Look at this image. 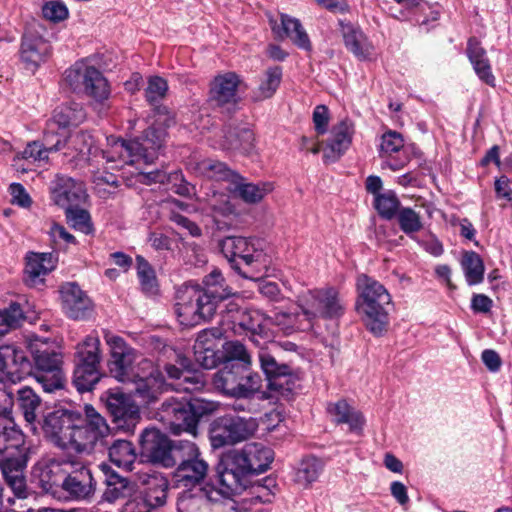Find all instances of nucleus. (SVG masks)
Listing matches in <instances>:
<instances>
[{
	"instance_id": "f257e3e1",
	"label": "nucleus",
	"mask_w": 512,
	"mask_h": 512,
	"mask_svg": "<svg viewBox=\"0 0 512 512\" xmlns=\"http://www.w3.org/2000/svg\"><path fill=\"white\" fill-rule=\"evenodd\" d=\"M166 130L149 127L142 136L126 141L114 136L107 137V148L101 151L102 157L111 164L112 169H122L125 166H136L137 178L143 184L173 183L172 190L181 195L189 196L193 187L187 183L180 171L167 174L156 170L142 171V166L152 164L158 157L164 145Z\"/></svg>"
},
{
	"instance_id": "f03ea898",
	"label": "nucleus",
	"mask_w": 512,
	"mask_h": 512,
	"mask_svg": "<svg viewBox=\"0 0 512 512\" xmlns=\"http://www.w3.org/2000/svg\"><path fill=\"white\" fill-rule=\"evenodd\" d=\"M44 428L60 448L86 455L104 447L111 433L106 419L90 404L84 406L83 413L66 410L49 415Z\"/></svg>"
},
{
	"instance_id": "7ed1b4c3",
	"label": "nucleus",
	"mask_w": 512,
	"mask_h": 512,
	"mask_svg": "<svg viewBox=\"0 0 512 512\" xmlns=\"http://www.w3.org/2000/svg\"><path fill=\"white\" fill-rule=\"evenodd\" d=\"M357 291L358 313L374 335H382L389 324L388 306L392 302L391 295L380 282L365 274L357 278Z\"/></svg>"
},
{
	"instance_id": "20e7f679",
	"label": "nucleus",
	"mask_w": 512,
	"mask_h": 512,
	"mask_svg": "<svg viewBox=\"0 0 512 512\" xmlns=\"http://www.w3.org/2000/svg\"><path fill=\"white\" fill-rule=\"evenodd\" d=\"M254 238L230 236L220 242V249L231 267L245 278L267 272L269 257Z\"/></svg>"
},
{
	"instance_id": "39448f33",
	"label": "nucleus",
	"mask_w": 512,
	"mask_h": 512,
	"mask_svg": "<svg viewBox=\"0 0 512 512\" xmlns=\"http://www.w3.org/2000/svg\"><path fill=\"white\" fill-rule=\"evenodd\" d=\"M28 349L34 362L30 375H33L44 392L53 393L63 389L65 376L62 354L38 337L29 340Z\"/></svg>"
},
{
	"instance_id": "423d86ee",
	"label": "nucleus",
	"mask_w": 512,
	"mask_h": 512,
	"mask_svg": "<svg viewBox=\"0 0 512 512\" xmlns=\"http://www.w3.org/2000/svg\"><path fill=\"white\" fill-rule=\"evenodd\" d=\"M274 459V453L261 443H248L241 449H235L226 453L221 465L233 472L237 478L247 487L248 476L265 472Z\"/></svg>"
},
{
	"instance_id": "0eeeda50",
	"label": "nucleus",
	"mask_w": 512,
	"mask_h": 512,
	"mask_svg": "<svg viewBox=\"0 0 512 512\" xmlns=\"http://www.w3.org/2000/svg\"><path fill=\"white\" fill-rule=\"evenodd\" d=\"M104 338L110 349L109 370L118 381L126 382L135 378L139 370L152 368V361L130 347L120 336L106 332Z\"/></svg>"
},
{
	"instance_id": "6e6552de",
	"label": "nucleus",
	"mask_w": 512,
	"mask_h": 512,
	"mask_svg": "<svg viewBox=\"0 0 512 512\" xmlns=\"http://www.w3.org/2000/svg\"><path fill=\"white\" fill-rule=\"evenodd\" d=\"M198 285H185L177 292L175 312L182 326L192 327L210 319L217 306Z\"/></svg>"
},
{
	"instance_id": "1a4fd4ad",
	"label": "nucleus",
	"mask_w": 512,
	"mask_h": 512,
	"mask_svg": "<svg viewBox=\"0 0 512 512\" xmlns=\"http://www.w3.org/2000/svg\"><path fill=\"white\" fill-rule=\"evenodd\" d=\"M297 305L307 317L312 328L319 319L338 318L344 313V303L337 289L325 287L303 292Z\"/></svg>"
},
{
	"instance_id": "9d476101",
	"label": "nucleus",
	"mask_w": 512,
	"mask_h": 512,
	"mask_svg": "<svg viewBox=\"0 0 512 512\" xmlns=\"http://www.w3.org/2000/svg\"><path fill=\"white\" fill-rule=\"evenodd\" d=\"M179 464L173 472V482L177 488H193L207 476L209 464L203 458L198 446L190 441H179L177 449Z\"/></svg>"
},
{
	"instance_id": "9b49d317",
	"label": "nucleus",
	"mask_w": 512,
	"mask_h": 512,
	"mask_svg": "<svg viewBox=\"0 0 512 512\" xmlns=\"http://www.w3.org/2000/svg\"><path fill=\"white\" fill-rule=\"evenodd\" d=\"M64 82L73 91L85 93L96 103H103L110 95L108 82L101 72L82 62L65 71Z\"/></svg>"
},
{
	"instance_id": "f8f14e48",
	"label": "nucleus",
	"mask_w": 512,
	"mask_h": 512,
	"mask_svg": "<svg viewBox=\"0 0 512 512\" xmlns=\"http://www.w3.org/2000/svg\"><path fill=\"white\" fill-rule=\"evenodd\" d=\"M258 428L255 418L224 416L213 424L210 441L213 448L234 445L253 436Z\"/></svg>"
},
{
	"instance_id": "ddd939ff",
	"label": "nucleus",
	"mask_w": 512,
	"mask_h": 512,
	"mask_svg": "<svg viewBox=\"0 0 512 512\" xmlns=\"http://www.w3.org/2000/svg\"><path fill=\"white\" fill-rule=\"evenodd\" d=\"M142 454L149 461L163 467L175 465L179 448V442L173 444L171 440L158 429L146 428L140 436Z\"/></svg>"
},
{
	"instance_id": "4468645a",
	"label": "nucleus",
	"mask_w": 512,
	"mask_h": 512,
	"mask_svg": "<svg viewBox=\"0 0 512 512\" xmlns=\"http://www.w3.org/2000/svg\"><path fill=\"white\" fill-rule=\"evenodd\" d=\"M258 356L268 380V389L279 396H288L298 380L292 369L286 364H279L268 347L261 345Z\"/></svg>"
},
{
	"instance_id": "2eb2a0df",
	"label": "nucleus",
	"mask_w": 512,
	"mask_h": 512,
	"mask_svg": "<svg viewBox=\"0 0 512 512\" xmlns=\"http://www.w3.org/2000/svg\"><path fill=\"white\" fill-rule=\"evenodd\" d=\"M1 381L17 383L32 372V365L25 351L15 345L6 344L0 347Z\"/></svg>"
},
{
	"instance_id": "dca6fc26",
	"label": "nucleus",
	"mask_w": 512,
	"mask_h": 512,
	"mask_svg": "<svg viewBox=\"0 0 512 512\" xmlns=\"http://www.w3.org/2000/svg\"><path fill=\"white\" fill-rule=\"evenodd\" d=\"M23 443L24 441L17 448H9L6 451L0 452L2 456L0 467L3 476L18 501H22L28 497V491L23 476V469L27 464L28 458L26 455L15 454Z\"/></svg>"
},
{
	"instance_id": "f3484780",
	"label": "nucleus",
	"mask_w": 512,
	"mask_h": 512,
	"mask_svg": "<svg viewBox=\"0 0 512 512\" xmlns=\"http://www.w3.org/2000/svg\"><path fill=\"white\" fill-rule=\"evenodd\" d=\"M378 156L381 159L382 168H389L393 171L403 169L410 161L403 136L392 130L385 132L380 137Z\"/></svg>"
},
{
	"instance_id": "a211bd4d",
	"label": "nucleus",
	"mask_w": 512,
	"mask_h": 512,
	"mask_svg": "<svg viewBox=\"0 0 512 512\" xmlns=\"http://www.w3.org/2000/svg\"><path fill=\"white\" fill-rule=\"evenodd\" d=\"M246 488L240 482L237 476L230 472L229 469L221 465L219 470V486L207 484L200 490L205 505H213L214 507L235 495L241 494Z\"/></svg>"
},
{
	"instance_id": "6ab92c4d",
	"label": "nucleus",
	"mask_w": 512,
	"mask_h": 512,
	"mask_svg": "<svg viewBox=\"0 0 512 512\" xmlns=\"http://www.w3.org/2000/svg\"><path fill=\"white\" fill-rule=\"evenodd\" d=\"M107 408L118 428L124 431L132 432L140 421L138 405L121 392H114L108 396Z\"/></svg>"
},
{
	"instance_id": "aec40b11",
	"label": "nucleus",
	"mask_w": 512,
	"mask_h": 512,
	"mask_svg": "<svg viewBox=\"0 0 512 512\" xmlns=\"http://www.w3.org/2000/svg\"><path fill=\"white\" fill-rule=\"evenodd\" d=\"M51 199L57 206L68 209L78 206L87 198L84 184L71 177L57 176L52 182Z\"/></svg>"
},
{
	"instance_id": "412c9836",
	"label": "nucleus",
	"mask_w": 512,
	"mask_h": 512,
	"mask_svg": "<svg viewBox=\"0 0 512 512\" xmlns=\"http://www.w3.org/2000/svg\"><path fill=\"white\" fill-rule=\"evenodd\" d=\"M353 135L354 126L351 121L345 119L335 124L323 146L324 162H335L340 159L349 149Z\"/></svg>"
},
{
	"instance_id": "4be33fe9",
	"label": "nucleus",
	"mask_w": 512,
	"mask_h": 512,
	"mask_svg": "<svg viewBox=\"0 0 512 512\" xmlns=\"http://www.w3.org/2000/svg\"><path fill=\"white\" fill-rule=\"evenodd\" d=\"M127 382L134 384L135 396L147 405L156 401L166 387L165 379L153 365L151 369L139 370L135 378Z\"/></svg>"
},
{
	"instance_id": "5701e85b",
	"label": "nucleus",
	"mask_w": 512,
	"mask_h": 512,
	"mask_svg": "<svg viewBox=\"0 0 512 512\" xmlns=\"http://www.w3.org/2000/svg\"><path fill=\"white\" fill-rule=\"evenodd\" d=\"M176 362L180 366L174 364H167L165 371L168 379L175 380L176 383H171V387L176 391H183L191 393L202 389L204 381L198 374H191L190 360L181 354L176 355Z\"/></svg>"
},
{
	"instance_id": "b1692460",
	"label": "nucleus",
	"mask_w": 512,
	"mask_h": 512,
	"mask_svg": "<svg viewBox=\"0 0 512 512\" xmlns=\"http://www.w3.org/2000/svg\"><path fill=\"white\" fill-rule=\"evenodd\" d=\"M188 412L187 399L178 400L171 398L166 400L159 412L160 419L170 427L173 433L182 431L193 433V419Z\"/></svg>"
},
{
	"instance_id": "393cba45",
	"label": "nucleus",
	"mask_w": 512,
	"mask_h": 512,
	"mask_svg": "<svg viewBox=\"0 0 512 512\" xmlns=\"http://www.w3.org/2000/svg\"><path fill=\"white\" fill-rule=\"evenodd\" d=\"M61 304L64 313L72 319L88 317L93 309L90 298L75 283H66L60 289Z\"/></svg>"
},
{
	"instance_id": "a878e982",
	"label": "nucleus",
	"mask_w": 512,
	"mask_h": 512,
	"mask_svg": "<svg viewBox=\"0 0 512 512\" xmlns=\"http://www.w3.org/2000/svg\"><path fill=\"white\" fill-rule=\"evenodd\" d=\"M64 466L66 464L55 459L41 460L33 468V480L44 492L55 493L68 473Z\"/></svg>"
},
{
	"instance_id": "bb28decb",
	"label": "nucleus",
	"mask_w": 512,
	"mask_h": 512,
	"mask_svg": "<svg viewBox=\"0 0 512 512\" xmlns=\"http://www.w3.org/2000/svg\"><path fill=\"white\" fill-rule=\"evenodd\" d=\"M239 83V78L234 73L216 76L210 84L209 102L219 107L235 104L238 100Z\"/></svg>"
},
{
	"instance_id": "cd10ccee",
	"label": "nucleus",
	"mask_w": 512,
	"mask_h": 512,
	"mask_svg": "<svg viewBox=\"0 0 512 512\" xmlns=\"http://www.w3.org/2000/svg\"><path fill=\"white\" fill-rule=\"evenodd\" d=\"M50 52L51 46L43 37L34 33L24 35L20 55L27 69L34 71L48 59Z\"/></svg>"
},
{
	"instance_id": "c85d7f7f",
	"label": "nucleus",
	"mask_w": 512,
	"mask_h": 512,
	"mask_svg": "<svg viewBox=\"0 0 512 512\" xmlns=\"http://www.w3.org/2000/svg\"><path fill=\"white\" fill-rule=\"evenodd\" d=\"M61 149H65L64 155L77 163L88 162L91 156L98 153L93 136L83 131L74 132L61 141Z\"/></svg>"
},
{
	"instance_id": "c756f323",
	"label": "nucleus",
	"mask_w": 512,
	"mask_h": 512,
	"mask_svg": "<svg viewBox=\"0 0 512 512\" xmlns=\"http://www.w3.org/2000/svg\"><path fill=\"white\" fill-rule=\"evenodd\" d=\"M227 189L247 204H257L271 193L274 186L271 182L252 183L235 173Z\"/></svg>"
},
{
	"instance_id": "7c9ffc66",
	"label": "nucleus",
	"mask_w": 512,
	"mask_h": 512,
	"mask_svg": "<svg viewBox=\"0 0 512 512\" xmlns=\"http://www.w3.org/2000/svg\"><path fill=\"white\" fill-rule=\"evenodd\" d=\"M85 119V112L81 105L77 103L63 104L58 106L48 122L47 130L44 134V141L50 142V137L56 133V128L65 129L70 126H76Z\"/></svg>"
},
{
	"instance_id": "2f4dec72",
	"label": "nucleus",
	"mask_w": 512,
	"mask_h": 512,
	"mask_svg": "<svg viewBox=\"0 0 512 512\" xmlns=\"http://www.w3.org/2000/svg\"><path fill=\"white\" fill-rule=\"evenodd\" d=\"M237 362H225L223 367L213 377L214 387L225 395L237 397L241 382V374L246 372Z\"/></svg>"
},
{
	"instance_id": "473e14b6",
	"label": "nucleus",
	"mask_w": 512,
	"mask_h": 512,
	"mask_svg": "<svg viewBox=\"0 0 512 512\" xmlns=\"http://www.w3.org/2000/svg\"><path fill=\"white\" fill-rule=\"evenodd\" d=\"M271 27L278 38H290L298 47L310 49V41L298 19L281 14L278 20H271Z\"/></svg>"
},
{
	"instance_id": "72a5a7b5",
	"label": "nucleus",
	"mask_w": 512,
	"mask_h": 512,
	"mask_svg": "<svg viewBox=\"0 0 512 512\" xmlns=\"http://www.w3.org/2000/svg\"><path fill=\"white\" fill-rule=\"evenodd\" d=\"M61 150V141L58 140L55 144H52V139L50 138V142L47 144H41L40 142L33 141L28 143L25 149L17 153L13 158V167L20 172L28 171V167L22 163V161H26L28 163H35L37 161H44L48 159L49 152H56Z\"/></svg>"
},
{
	"instance_id": "f704fd0d",
	"label": "nucleus",
	"mask_w": 512,
	"mask_h": 512,
	"mask_svg": "<svg viewBox=\"0 0 512 512\" xmlns=\"http://www.w3.org/2000/svg\"><path fill=\"white\" fill-rule=\"evenodd\" d=\"M240 325L251 333V340L258 346L262 344L257 337L264 339L272 337V318L266 316L260 310L251 309L243 312Z\"/></svg>"
},
{
	"instance_id": "c9c22d12",
	"label": "nucleus",
	"mask_w": 512,
	"mask_h": 512,
	"mask_svg": "<svg viewBox=\"0 0 512 512\" xmlns=\"http://www.w3.org/2000/svg\"><path fill=\"white\" fill-rule=\"evenodd\" d=\"M140 479L145 489L139 497L145 502L148 509L151 511L164 505L168 489L167 480L159 474H145Z\"/></svg>"
},
{
	"instance_id": "e433bc0d",
	"label": "nucleus",
	"mask_w": 512,
	"mask_h": 512,
	"mask_svg": "<svg viewBox=\"0 0 512 512\" xmlns=\"http://www.w3.org/2000/svg\"><path fill=\"white\" fill-rule=\"evenodd\" d=\"M327 413L337 424H347L351 432L361 433L365 419L360 411L352 408L345 400L329 403Z\"/></svg>"
},
{
	"instance_id": "4c0bfd02",
	"label": "nucleus",
	"mask_w": 512,
	"mask_h": 512,
	"mask_svg": "<svg viewBox=\"0 0 512 512\" xmlns=\"http://www.w3.org/2000/svg\"><path fill=\"white\" fill-rule=\"evenodd\" d=\"M57 259L51 253H31L27 256L25 273L31 286L44 281V277L56 266Z\"/></svg>"
},
{
	"instance_id": "58836bf2",
	"label": "nucleus",
	"mask_w": 512,
	"mask_h": 512,
	"mask_svg": "<svg viewBox=\"0 0 512 512\" xmlns=\"http://www.w3.org/2000/svg\"><path fill=\"white\" fill-rule=\"evenodd\" d=\"M343 38L346 48L359 60H370L374 56L373 44L359 28L352 25L344 26Z\"/></svg>"
},
{
	"instance_id": "ea45409f",
	"label": "nucleus",
	"mask_w": 512,
	"mask_h": 512,
	"mask_svg": "<svg viewBox=\"0 0 512 512\" xmlns=\"http://www.w3.org/2000/svg\"><path fill=\"white\" fill-rule=\"evenodd\" d=\"M189 169L197 176L215 181H225L228 184L235 175V172L230 170L224 163L213 159L190 161Z\"/></svg>"
},
{
	"instance_id": "a19ab883",
	"label": "nucleus",
	"mask_w": 512,
	"mask_h": 512,
	"mask_svg": "<svg viewBox=\"0 0 512 512\" xmlns=\"http://www.w3.org/2000/svg\"><path fill=\"white\" fill-rule=\"evenodd\" d=\"M61 487L71 496L86 498L93 491V477L91 471L82 467L79 471L65 475Z\"/></svg>"
},
{
	"instance_id": "79ce46f5",
	"label": "nucleus",
	"mask_w": 512,
	"mask_h": 512,
	"mask_svg": "<svg viewBox=\"0 0 512 512\" xmlns=\"http://www.w3.org/2000/svg\"><path fill=\"white\" fill-rule=\"evenodd\" d=\"M468 57L478 77L490 86L495 85V77L491 72L485 50L474 38L470 39L467 47Z\"/></svg>"
},
{
	"instance_id": "37998d69",
	"label": "nucleus",
	"mask_w": 512,
	"mask_h": 512,
	"mask_svg": "<svg viewBox=\"0 0 512 512\" xmlns=\"http://www.w3.org/2000/svg\"><path fill=\"white\" fill-rule=\"evenodd\" d=\"M272 318V326L278 327L283 333L289 335L296 331H308L312 329L303 311L290 313L279 311Z\"/></svg>"
},
{
	"instance_id": "c03bdc74",
	"label": "nucleus",
	"mask_w": 512,
	"mask_h": 512,
	"mask_svg": "<svg viewBox=\"0 0 512 512\" xmlns=\"http://www.w3.org/2000/svg\"><path fill=\"white\" fill-rule=\"evenodd\" d=\"M323 471V463L315 457L304 458L294 473V482L302 488H309Z\"/></svg>"
},
{
	"instance_id": "a18cd8bd",
	"label": "nucleus",
	"mask_w": 512,
	"mask_h": 512,
	"mask_svg": "<svg viewBox=\"0 0 512 512\" xmlns=\"http://www.w3.org/2000/svg\"><path fill=\"white\" fill-rule=\"evenodd\" d=\"M17 403L27 423L35 429V422L38 417V410L41 407L40 397L28 386L17 391Z\"/></svg>"
},
{
	"instance_id": "49530a36",
	"label": "nucleus",
	"mask_w": 512,
	"mask_h": 512,
	"mask_svg": "<svg viewBox=\"0 0 512 512\" xmlns=\"http://www.w3.org/2000/svg\"><path fill=\"white\" fill-rule=\"evenodd\" d=\"M460 264L468 285H476L483 281L485 268L479 254L474 251H465Z\"/></svg>"
},
{
	"instance_id": "de8ad7c7",
	"label": "nucleus",
	"mask_w": 512,
	"mask_h": 512,
	"mask_svg": "<svg viewBox=\"0 0 512 512\" xmlns=\"http://www.w3.org/2000/svg\"><path fill=\"white\" fill-rule=\"evenodd\" d=\"M137 454L132 443L126 440H117L109 448V458L119 468L131 470Z\"/></svg>"
},
{
	"instance_id": "09e8293b",
	"label": "nucleus",
	"mask_w": 512,
	"mask_h": 512,
	"mask_svg": "<svg viewBox=\"0 0 512 512\" xmlns=\"http://www.w3.org/2000/svg\"><path fill=\"white\" fill-rule=\"evenodd\" d=\"M223 146L226 149L248 153L253 148L254 133L248 128H228Z\"/></svg>"
},
{
	"instance_id": "8fccbe9b",
	"label": "nucleus",
	"mask_w": 512,
	"mask_h": 512,
	"mask_svg": "<svg viewBox=\"0 0 512 512\" xmlns=\"http://www.w3.org/2000/svg\"><path fill=\"white\" fill-rule=\"evenodd\" d=\"M99 366L78 363L74 370L73 383L79 392L91 391L100 379Z\"/></svg>"
},
{
	"instance_id": "3c124183",
	"label": "nucleus",
	"mask_w": 512,
	"mask_h": 512,
	"mask_svg": "<svg viewBox=\"0 0 512 512\" xmlns=\"http://www.w3.org/2000/svg\"><path fill=\"white\" fill-rule=\"evenodd\" d=\"M100 360V339L97 334H90L77 346V361L99 366Z\"/></svg>"
},
{
	"instance_id": "603ef678",
	"label": "nucleus",
	"mask_w": 512,
	"mask_h": 512,
	"mask_svg": "<svg viewBox=\"0 0 512 512\" xmlns=\"http://www.w3.org/2000/svg\"><path fill=\"white\" fill-rule=\"evenodd\" d=\"M282 79V69L278 66L267 69L259 87L254 91L253 98L262 101L272 97L278 89Z\"/></svg>"
},
{
	"instance_id": "864d4df0",
	"label": "nucleus",
	"mask_w": 512,
	"mask_h": 512,
	"mask_svg": "<svg viewBox=\"0 0 512 512\" xmlns=\"http://www.w3.org/2000/svg\"><path fill=\"white\" fill-rule=\"evenodd\" d=\"M396 218L401 231L410 237L421 231L424 227L421 215L410 207H402L398 211Z\"/></svg>"
},
{
	"instance_id": "5fc2aeb1",
	"label": "nucleus",
	"mask_w": 512,
	"mask_h": 512,
	"mask_svg": "<svg viewBox=\"0 0 512 512\" xmlns=\"http://www.w3.org/2000/svg\"><path fill=\"white\" fill-rule=\"evenodd\" d=\"M204 288H201L206 295H211L210 299L215 301V306L220 300L225 299L231 294L228 288L223 286V277L219 270H213L204 279Z\"/></svg>"
},
{
	"instance_id": "6e6d98bb",
	"label": "nucleus",
	"mask_w": 512,
	"mask_h": 512,
	"mask_svg": "<svg viewBox=\"0 0 512 512\" xmlns=\"http://www.w3.org/2000/svg\"><path fill=\"white\" fill-rule=\"evenodd\" d=\"M374 205L380 216L387 220L396 217L402 208L398 197L392 191L377 194L374 198Z\"/></svg>"
},
{
	"instance_id": "4d7b16f0",
	"label": "nucleus",
	"mask_w": 512,
	"mask_h": 512,
	"mask_svg": "<svg viewBox=\"0 0 512 512\" xmlns=\"http://www.w3.org/2000/svg\"><path fill=\"white\" fill-rule=\"evenodd\" d=\"M188 412H190V416L193 421V433L196 434V428L198 421L201 417L209 415L217 410L218 404L213 401H208L201 398H191L187 399Z\"/></svg>"
},
{
	"instance_id": "13d9d810",
	"label": "nucleus",
	"mask_w": 512,
	"mask_h": 512,
	"mask_svg": "<svg viewBox=\"0 0 512 512\" xmlns=\"http://www.w3.org/2000/svg\"><path fill=\"white\" fill-rule=\"evenodd\" d=\"M23 317L21 306L17 303H12L3 310L0 309V337L17 327Z\"/></svg>"
},
{
	"instance_id": "bf43d9fd",
	"label": "nucleus",
	"mask_w": 512,
	"mask_h": 512,
	"mask_svg": "<svg viewBox=\"0 0 512 512\" xmlns=\"http://www.w3.org/2000/svg\"><path fill=\"white\" fill-rule=\"evenodd\" d=\"M137 274L142 290L148 294H155L157 291V279L155 272L148 262L141 256H137Z\"/></svg>"
},
{
	"instance_id": "052dcab7",
	"label": "nucleus",
	"mask_w": 512,
	"mask_h": 512,
	"mask_svg": "<svg viewBox=\"0 0 512 512\" xmlns=\"http://www.w3.org/2000/svg\"><path fill=\"white\" fill-rule=\"evenodd\" d=\"M223 347L227 357L226 362H237L245 369L249 368L251 365V356L243 344L238 341H230L226 342Z\"/></svg>"
},
{
	"instance_id": "680f3d73",
	"label": "nucleus",
	"mask_w": 512,
	"mask_h": 512,
	"mask_svg": "<svg viewBox=\"0 0 512 512\" xmlns=\"http://www.w3.org/2000/svg\"><path fill=\"white\" fill-rule=\"evenodd\" d=\"M210 208L217 214L230 217L238 214L237 207L230 200V197L224 193L214 192L209 199Z\"/></svg>"
},
{
	"instance_id": "e2e57ef3",
	"label": "nucleus",
	"mask_w": 512,
	"mask_h": 512,
	"mask_svg": "<svg viewBox=\"0 0 512 512\" xmlns=\"http://www.w3.org/2000/svg\"><path fill=\"white\" fill-rule=\"evenodd\" d=\"M43 17L53 23L64 21L69 16L67 6L60 0H46L42 6Z\"/></svg>"
},
{
	"instance_id": "0e129e2a",
	"label": "nucleus",
	"mask_w": 512,
	"mask_h": 512,
	"mask_svg": "<svg viewBox=\"0 0 512 512\" xmlns=\"http://www.w3.org/2000/svg\"><path fill=\"white\" fill-rule=\"evenodd\" d=\"M66 210V218L71 226L85 234L92 231V224L89 213L84 209H73L70 207Z\"/></svg>"
},
{
	"instance_id": "69168bd1",
	"label": "nucleus",
	"mask_w": 512,
	"mask_h": 512,
	"mask_svg": "<svg viewBox=\"0 0 512 512\" xmlns=\"http://www.w3.org/2000/svg\"><path fill=\"white\" fill-rule=\"evenodd\" d=\"M222 336V330L219 328L205 329L198 334L193 349L200 351L201 349L209 348V350L216 351Z\"/></svg>"
},
{
	"instance_id": "338daca9",
	"label": "nucleus",
	"mask_w": 512,
	"mask_h": 512,
	"mask_svg": "<svg viewBox=\"0 0 512 512\" xmlns=\"http://www.w3.org/2000/svg\"><path fill=\"white\" fill-rule=\"evenodd\" d=\"M101 471L105 474V482L108 486L105 492L108 500H112L118 497L120 490L126 487L125 480L122 479L118 474L110 469L106 464L100 465Z\"/></svg>"
},
{
	"instance_id": "774afa93",
	"label": "nucleus",
	"mask_w": 512,
	"mask_h": 512,
	"mask_svg": "<svg viewBox=\"0 0 512 512\" xmlns=\"http://www.w3.org/2000/svg\"><path fill=\"white\" fill-rule=\"evenodd\" d=\"M205 503L201 495H193L188 492L182 493L177 502L178 512H203Z\"/></svg>"
}]
</instances>
